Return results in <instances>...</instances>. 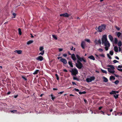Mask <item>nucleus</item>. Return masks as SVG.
Instances as JSON below:
<instances>
[{"instance_id":"36","label":"nucleus","mask_w":122,"mask_h":122,"mask_svg":"<svg viewBox=\"0 0 122 122\" xmlns=\"http://www.w3.org/2000/svg\"><path fill=\"white\" fill-rule=\"evenodd\" d=\"M52 36L53 37L54 39L55 40H57V37H56V36L55 35H52Z\"/></svg>"},{"instance_id":"25","label":"nucleus","mask_w":122,"mask_h":122,"mask_svg":"<svg viewBox=\"0 0 122 122\" xmlns=\"http://www.w3.org/2000/svg\"><path fill=\"white\" fill-rule=\"evenodd\" d=\"M19 31V33L20 35L22 34V32L21 31V29L20 28H19L18 29Z\"/></svg>"},{"instance_id":"51","label":"nucleus","mask_w":122,"mask_h":122,"mask_svg":"<svg viewBox=\"0 0 122 122\" xmlns=\"http://www.w3.org/2000/svg\"><path fill=\"white\" fill-rule=\"evenodd\" d=\"M98 50L100 51V52H102L103 51L102 49L101 48H100Z\"/></svg>"},{"instance_id":"22","label":"nucleus","mask_w":122,"mask_h":122,"mask_svg":"<svg viewBox=\"0 0 122 122\" xmlns=\"http://www.w3.org/2000/svg\"><path fill=\"white\" fill-rule=\"evenodd\" d=\"M86 91H84L82 92H79V93L81 95L83 94H85L86 93Z\"/></svg>"},{"instance_id":"18","label":"nucleus","mask_w":122,"mask_h":122,"mask_svg":"<svg viewBox=\"0 0 122 122\" xmlns=\"http://www.w3.org/2000/svg\"><path fill=\"white\" fill-rule=\"evenodd\" d=\"M70 66L71 67H73V64L71 61H69L68 62Z\"/></svg>"},{"instance_id":"16","label":"nucleus","mask_w":122,"mask_h":122,"mask_svg":"<svg viewBox=\"0 0 122 122\" xmlns=\"http://www.w3.org/2000/svg\"><path fill=\"white\" fill-rule=\"evenodd\" d=\"M108 38L111 42H112L113 41V37L111 35H108Z\"/></svg>"},{"instance_id":"62","label":"nucleus","mask_w":122,"mask_h":122,"mask_svg":"<svg viewBox=\"0 0 122 122\" xmlns=\"http://www.w3.org/2000/svg\"><path fill=\"white\" fill-rule=\"evenodd\" d=\"M62 58V57L61 56V57H57V58L58 59H61Z\"/></svg>"},{"instance_id":"20","label":"nucleus","mask_w":122,"mask_h":122,"mask_svg":"<svg viewBox=\"0 0 122 122\" xmlns=\"http://www.w3.org/2000/svg\"><path fill=\"white\" fill-rule=\"evenodd\" d=\"M114 49L115 51L116 52H118V48L117 46H115L114 47Z\"/></svg>"},{"instance_id":"57","label":"nucleus","mask_w":122,"mask_h":122,"mask_svg":"<svg viewBox=\"0 0 122 122\" xmlns=\"http://www.w3.org/2000/svg\"><path fill=\"white\" fill-rule=\"evenodd\" d=\"M118 68H122V66H120V65H119L118 66Z\"/></svg>"},{"instance_id":"43","label":"nucleus","mask_w":122,"mask_h":122,"mask_svg":"<svg viewBox=\"0 0 122 122\" xmlns=\"http://www.w3.org/2000/svg\"><path fill=\"white\" fill-rule=\"evenodd\" d=\"M12 14H13V15L14 16L13 18H15V17H16V14L15 13H13Z\"/></svg>"},{"instance_id":"55","label":"nucleus","mask_w":122,"mask_h":122,"mask_svg":"<svg viewBox=\"0 0 122 122\" xmlns=\"http://www.w3.org/2000/svg\"><path fill=\"white\" fill-rule=\"evenodd\" d=\"M59 51L60 52H61L62 51L63 49L62 48H59Z\"/></svg>"},{"instance_id":"23","label":"nucleus","mask_w":122,"mask_h":122,"mask_svg":"<svg viewBox=\"0 0 122 122\" xmlns=\"http://www.w3.org/2000/svg\"><path fill=\"white\" fill-rule=\"evenodd\" d=\"M33 42V41L32 40H30L29 41H28L27 43V45H30Z\"/></svg>"},{"instance_id":"2","label":"nucleus","mask_w":122,"mask_h":122,"mask_svg":"<svg viewBox=\"0 0 122 122\" xmlns=\"http://www.w3.org/2000/svg\"><path fill=\"white\" fill-rule=\"evenodd\" d=\"M77 63H76V66L77 68L80 69L83 67V65L79 61H77Z\"/></svg>"},{"instance_id":"53","label":"nucleus","mask_w":122,"mask_h":122,"mask_svg":"<svg viewBox=\"0 0 122 122\" xmlns=\"http://www.w3.org/2000/svg\"><path fill=\"white\" fill-rule=\"evenodd\" d=\"M72 84L73 85H77V84H76L74 82H72Z\"/></svg>"},{"instance_id":"24","label":"nucleus","mask_w":122,"mask_h":122,"mask_svg":"<svg viewBox=\"0 0 122 122\" xmlns=\"http://www.w3.org/2000/svg\"><path fill=\"white\" fill-rule=\"evenodd\" d=\"M104 79L103 81L105 82H107L108 81V79L105 77H103Z\"/></svg>"},{"instance_id":"49","label":"nucleus","mask_w":122,"mask_h":122,"mask_svg":"<svg viewBox=\"0 0 122 122\" xmlns=\"http://www.w3.org/2000/svg\"><path fill=\"white\" fill-rule=\"evenodd\" d=\"M115 27L116 29L118 30H120V28L119 27H118L117 26H115Z\"/></svg>"},{"instance_id":"32","label":"nucleus","mask_w":122,"mask_h":122,"mask_svg":"<svg viewBox=\"0 0 122 122\" xmlns=\"http://www.w3.org/2000/svg\"><path fill=\"white\" fill-rule=\"evenodd\" d=\"M22 77L25 81L27 80V79L25 76H22Z\"/></svg>"},{"instance_id":"10","label":"nucleus","mask_w":122,"mask_h":122,"mask_svg":"<svg viewBox=\"0 0 122 122\" xmlns=\"http://www.w3.org/2000/svg\"><path fill=\"white\" fill-rule=\"evenodd\" d=\"M60 61L64 64H66L67 63L66 60L64 58H62L61 59Z\"/></svg>"},{"instance_id":"30","label":"nucleus","mask_w":122,"mask_h":122,"mask_svg":"<svg viewBox=\"0 0 122 122\" xmlns=\"http://www.w3.org/2000/svg\"><path fill=\"white\" fill-rule=\"evenodd\" d=\"M119 96L118 94H117L116 95H113V97L115 99H117L118 98Z\"/></svg>"},{"instance_id":"6","label":"nucleus","mask_w":122,"mask_h":122,"mask_svg":"<svg viewBox=\"0 0 122 122\" xmlns=\"http://www.w3.org/2000/svg\"><path fill=\"white\" fill-rule=\"evenodd\" d=\"M44 48L43 46H40L39 48V50L41 51V52L40 53L39 55H43L45 51L43 50Z\"/></svg>"},{"instance_id":"27","label":"nucleus","mask_w":122,"mask_h":122,"mask_svg":"<svg viewBox=\"0 0 122 122\" xmlns=\"http://www.w3.org/2000/svg\"><path fill=\"white\" fill-rule=\"evenodd\" d=\"M90 78V79L92 81L94 80L95 79V78L94 76L91 77Z\"/></svg>"},{"instance_id":"58","label":"nucleus","mask_w":122,"mask_h":122,"mask_svg":"<svg viewBox=\"0 0 122 122\" xmlns=\"http://www.w3.org/2000/svg\"><path fill=\"white\" fill-rule=\"evenodd\" d=\"M64 92V91H63V92H59L58 93V94H62Z\"/></svg>"},{"instance_id":"12","label":"nucleus","mask_w":122,"mask_h":122,"mask_svg":"<svg viewBox=\"0 0 122 122\" xmlns=\"http://www.w3.org/2000/svg\"><path fill=\"white\" fill-rule=\"evenodd\" d=\"M71 57L74 61H75L76 60V59L74 54L73 53L72 54Z\"/></svg>"},{"instance_id":"44","label":"nucleus","mask_w":122,"mask_h":122,"mask_svg":"<svg viewBox=\"0 0 122 122\" xmlns=\"http://www.w3.org/2000/svg\"><path fill=\"white\" fill-rule=\"evenodd\" d=\"M119 81L118 80H116L114 82V83L116 84H118L119 83Z\"/></svg>"},{"instance_id":"7","label":"nucleus","mask_w":122,"mask_h":122,"mask_svg":"<svg viewBox=\"0 0 122 122\" xmlns=\"http://www.w3.org/2000/svg\"><path fill=\"white\" fill-rule=\"evenodd\" d=\"M94 43L96 45L99 44L101 45V42L100 39L98 40L97 41V40H96L94 41Z\"/></svg>"},{"instance_id":"41","label":"nucleus","mask_w":122,"mask_h":122,"mask_svg":"<svg viewBox=\"0 0 122 122\" xmlns=\"http://www.w3.org/2000/svg\"><path fill=\"white\" fill-rule=\"evenodd\" d=\"M110 54L111 55H113V51H110Z\"/></svg>"},{"instance_id":"14","label":"nucleus","mask_w":122,"mask_h":122,"mask_svg":"<svg viewBox=\"0 0 122 122\" xmlns=\"http://www.w3.org/2000/svg\"><path fill=\"white\" fill-rule=\"evenodd\" d=\"M107 69L108 72L111 73L113 74L114 73L115 71L114 70L112 71L111 68H108Z\"/></svg>"},{"instance_id":"1","label":"nucleus","mask_w":122,"mask_h":122,"mask_svg":"<svg viewBox=\"0 0 122 122\" xmlns=\"http://www.w3.org/2000/svg\"><path fill=\"white\" fill-rule=\"evenodd\" d=\"M106 25L104 24L100 26H99L98 27H97L96 29L99 32H101L105 29Z\"/></svg>"},{"instance_id":"61","label":"nucleus","mask_w":122,"mask_h":122,"mask_svg":"<svg viewBox=\"0 0 122 122\" xmlns=\"http://www.w3.org/2000/svg\"><path fill=\"white\" fill-rule=\"evenodd\" d=\"M63 71H64L66 72H67L68 71L67 70H66V69H64Z\"/></svg>"},{"instance_id":"39","label":"nucleus","mask_w":122,"mask_h":122,"mask_svg":"<svg viewBox=\"0 0 122 122\" xmlns=\"http://www.w3.org/2000/svg\"><path fill=\"white\" fill-rule=\"evenodd\" d=\"M99 56L102 57H105L104 54H99Z\"/></svg>"},{"instance_id":"19","label":"nucleus","mask_w":122,"mask_h":122,"mask_svg":"<svg viewBox=\"0 0 122 122\" xmlns=\"http://www.w3.org/2000/svg\"><path fill=\"white\" fill-rule=\"evenodd\" d=\"M44 59L43 57L41 56H39V60L41 61Z\"/></svg>"},{"instance_id":"59","label":"nucleus","mask_w":122,"mask_h":122,"mask_svg":"<svg viewBox=\"0 0 122 122\" xmlns=\"http://www.w3.org/2000/svg\"><path fill=\"white\" fill-rule=\"evenodd\" d=\"M117 70L120 71H122V69H117Z\"/></svg>"},{"instance_id":"31","label":"nucleus","mask_w":122,"mask_h":122,"mask_svg":"<svg viewBox=\"0 0 122 122\" xmlns=\"http://www.w3.org/2000/svg\"><path fill=\"white\" fill-rule=\"evenodd\" d=\"M101 71L103 73H105V74H107V72L106 71L104 70H102V69H101Z\"/></svg>"},{"instance_id":"34","label":"nucleus","mask_w":122,"mask_h":122,"mask_svg":"<svg viewBox=\"0 0 122 122\" xmlns=\"http://www.w3.org/2000/svg\"><path fill=\"white\" fill-rule=\"evenodd\" d=\"M73 79L75 80H76L77 81H79V79L78 78L75 77L74 76L73 77Z\"/></svg>"},{"instance_id":"60","label":"nucleus","mask_w":122,"mask_h":122,"mask_svg":"<svg viewBox=\"0 0 122 122\" xmlns=\"http://www.w3.org/2000/svg\"><path fill=\"white\" fill-rule=\"evenodd\" d=\"M115 58H116L117 59V60H119V57H117V56H115Z\"/></svg>"},{"instance_id":"42","label":"nucleus","mask_w":122,"mask_h":122,"mask_svg":"<svg viewBox=\"0 0 122 122\" xmlns=\"http://www.w3.org/2000/svg\"><path fill=\"white\" fill-rule=\"evenodd\" d=\"M107 55L108 57L110 59H112V57H111V56H110V55L109 54H107Z\"/></svg>"},{"instance_id":"9","label":"nucleus","mask_w":122,"mask_h":122,"mask_svg":"<svg viewBox=\"0 0 122 122\" xmlns=\"http://www.w3.org/2000/svg\"><path fill=\"white\" fill-rule=\"evenodd\" d=\"M69 15H70L66 13L64 14H61L60 15V16H63L65 17H68Z\"/></svg>"},{"instance_id":"8","label":"nucleus","mask_w":122,"mask_h":122,"mask_svg":"<svg viewBox=\"0 0 122 122\" xmlns=\"http://www.w3.org/2000/svg\"><path fill=\"white\" fill-rule=\"evenodd\" d=\"M76 58L78 59L77 61H79L80 62L82 61L83 58V57H81L78 55L77 54L76 55Z\"/></svg>"},{"instance_id":"29","label":"nucleus","mask_w":122,"mask_h":122,"mask_svg":"<svg viewBox=\"0 0 122 122\" xmlns=\"http://www.w3.org/2000/svg\"><path fill=\"white\" fill-rule=\"evenodd\" d=\"M118 46L120 47L122 45V43L121 41H119L118 43Z\"/></svg>"},{"instance_id":"40","label":"nucleus","mask_w":122,"mask_h":122,"mask_svg":"<svg viewBox=\"0 0 122 122\" xmlns=\"http://www.w3.org/2000/svg\"><path fill=\"white\" fill-rule=\"evenodd\" d=\"M38 72V70H37L36 71H35L33 73V74H36Z\"/></svg>"},{"instance_id":"21","label":"nucleus","mask_w":122,"mask_h":122,"mask_svg":"<svg viewBox=\"0 0 122 122\" xmlns=\"http://www.w3.org/2000/svg\"><path fill=\"white\" fill-rule=\"evenodd\" d=\"M107 66L110 67L111 68V69L112 70H114V69H115L114 67L112 65H108V66Z\"/></svg>"},{"instance_id":"48","label":"nucleus","mask_w":122,"mask_h":122,"mask_svg":"<svg viewBox=\"0 0 122 122\" xmlns=\"http://www.w3.org/2000/svg\"><path fill=\"white\" fill-rule=\"evenodd\" d=\"M84 102L86 104H87L88 103V102L87 100L86 99H84Z\"/></svg>"},{"instance_id":"17","label":"nucleus","mask_w":122,"mask_h":122,"mask_svg":"<svg viewBox=\"0 0 122 122\" xmlns=\"http://www.w3.org/2000/svg\"><path fill=\"white\" fill-rule=\"evenodd\" d=\"M88 58L90 59H91L92 60H95V58L92 55L88 57Z\"/></svg>"},{"instance_id":"50","label":"nucleus","mask_w":122,"mask_h":122,"mask_svg":"<svg viewBox=\"0 0 122 122\" xmlns=\"http://www.w3.org/2000/svg\"><path fill=\"white\" fill-rule=\"evenodd\" d=\"M74 90L75 91H76V92H79V90L78 89H76V88H75L74 89Z\"/></svg>"},{"instance_id":"15","label":"nucleus","mask_w":122,"mask_h":122,"mask_svg":"<svg viewBox=\"0 0 122 122\" xmlns=\"http://www.w3.org/2000/svg\"><path fill=\"white\" fill-rule=\"evenodd\" d=\"M14 52L15 53H17L18 54H20L22 53V51L21 50H16Z\"/></svg>"},{"instance_id":"13","label":"nucleus","mask_w":122,"mask_h":122,"mask_svg":"<svg viewBox=\"0 0 122 122\" xmlns=\"http://www.w3.org/2000/svg\"><path fill=\"white\" fill-rule=\"evenodd\" d=\"M85 42L84 41H82L81 44V46L83 49L85 48Z\"/></svg>"},{"instance_id":"64","label":"nucleus","mask_w":122,"mask_h":122,"mask_svg":"<svg viewBox=\"0 0 122 122\" xmlns=\"http://www.w3.org/2000/svg\"><path fill=\"white\" fill-rule=\"evenodd\" d=\"M82 61H83L85 62H86V60H84L83 58V59Z\"/></svg>"},{"instance_id":"28","label":"nucleus","mask_w":122,"mask_h":122,"mask_svg":"<svg viewBox=\"0 0 122 122\" xmlns=\"http://www.w3.org/2000/svg\"><path fill=\"white\" fill-rule=\"evenodd\" d=\"M51 99L53 101H54V99L56 98L55 97H54L52 94H51Z\"/></svg>"},{"instance_id":"3","label":"nucleus","mask_w":122,"mask_h":122,"mask_svg":"<svg viewBox=\"0 0 122 122\" xmlns=\"http://www.w3.org/2000/svg\"><path fill=\"white\" fill-rule=\"evenodd\" d=\"M104 45L105 46V48L106 51H108V50L109 48L110 47V43L108 41L105 42L104 43Z\"/></svg>"},{"instance_id":"4","label":"nucleus","mask_w":122,"mask_h":122,"mask_svg":"<svg viewBox=\"0 0 122 122\" xmlns=\"http://www.w3.org/2000/svg\"><path fill=\"white\" fill-rule=\"evenodd\" d=\"M102 44H103L104 43L108 41L107 38V36L106 35H103L102 37Z\"/></svg>"},{"instance_id":"52","label":"nucleus","mask_w":122,"mask_h":122,"mask_svg":"<svg viewBox=\"0 0 122 122\" xmlns=\"http://www.w3.org/2000/svg\"><path fill=\"white\" fill-rule=\"evenodd\" d=\"M85 41L87 42H90V40L89 39H86Z\"/></svg>"},{"instance_id":"47","label":"nucleus","mask_w":122,"mask_h":122,"mask_svg":"<svg viewBox=\"0 0 122 122\" xmlns=\"http://www.w3.org/2000/svg\"><path fill=\"white\" fill-rule=\"evenodd\" d=\"M113 62L114 63H116L117 62H118V61L116 60H114L113 61Z\"/></svg>"},{"instance_id":"46","label":"nucleus","mask_w":122,"mask_h":122,"mask_svg":"<svg viewBox=\"0 0 122 122\" xmlns=\"http://www.w3.org/2000/svg\"><path fill=\"white\" fill-rule=\"evenodd\" d=\"M67 54H64L63 55V56L65 57H66L67 56Z\"/></svg>"},{"instance_id":"37","label":"nucleus","mask_w":122,"mask_h":122,"mask_svg":"<svg viewBox=\"0 0 122 122\" xmlns=\"http://www.w3.org/2000/svg\"><path fill=\"white\" fill-rule=\"evenodd\" d=\"M115 79V77L113 76H112L110 77V79H113L114 80Z\"/></svg>"},{"instance_id":"63","label":"nucleus","mask_w":122,"mask_h":122,"mask_svg":"<svg viewBox=\"0 0 122 122\" xmlns=\"http://www.w3.org/2000/svg\"><path fill=\"white\" fill-rule=\"evenodd\" d=\"M68 53L69 55H72V54L70 53V52L69 51H68Z\"/></svg>"},{"instance_id":"11","label":"nucleus","mask_w":122,"mask_h":122,"mask_svg":"<svg viewBox=\"0 0 122 122\" xmlns=\"http://www.w3.org/2000/svg\"><path fill=\"white\" fill-rule=\"evenodd\" d=\"M119 91H115L112 90V91L110 92V94L111 95L112 94H116V93H118Z\"/></svg>"},{"instance_id":"45","label":"nucleus","mask_w":122,"mask_h":122,"mask_svg":"<svg viewBox=\"0 0 122 122\" xmlns=\"http://www.w3.org/2000/svg\"><path fill=\"white\" fill-rule=\"evenodd\" d=\"M100 113L102 114L103 115H105V113L104 112L102 111H100Z\"/></svg>"},{"instance_id":"5","label":"nucleus","mask_w":122,"mask_h":122,"mask_svg":"<svg viewBox=\"0 0 122 122\" xmlns=\"http://www.w3.org/2000/svg\"><path fill=\"white\" fill-rule=\"evenodd\" d=\"M70 72H71L72 75L75 76L78 73V71L76 68L72 69V71Z\"/></svg>"},{"instance_id":"35","label":"nucleus","mask_w":122,"mask_h":122,"mask_svg":"<svg viewBox=\"0 0 122 122\" xmlns=\"http://www.w3.org/2000/svg\"><path fill=\"white\" fill-rule=\"evenodd\" d=\"M121 33L120 32H118L117 34V36L118 37H119L121 35Z\"/></svg>"},{"instance_id":"38","label":"nucleus","mask_w":122,"mask_h":122,"mask_svg":"<svg viewBox=\"0 0 122 122\" xmlns=\"http://www.w3.org/2000/svg\"><path fill=\"white\" fill-rule=\"evenodd\" d=\"M115 44H117V43L118 40L116 38H115Z\"/></svg>"},{"instance_id":"54","label":"nucleus","mask_w":122,"mask_h":122,"mask_svg":"<svg viewBox=\"0 0 122 122\" xmlns=\"http://www.w3.org/2000/svg\"><path fill=\"white\" fill-rule=\"evenodd\" d=\"M17 111L16 110H13L12 111H11V112H12L15 113V112H16Z\"/></svg>"},{"instance_id":"56","label":"nucleus","mask_w":122,"mask_h":122,"mask_svg":"<svg viewBox=\"0 0 122 122\" xmlns=\"http://www.w3.org/2000/svg\"><path fill=\"white\" fill-rule=\"evenodd\" d=\"M103 108V107H99L98 108V110H100L101 109H102Z\"/></svg>"},{"instance_id":"33","label":"nucleus","mask_w":122,"mask_h":122,"mask_svg":"<svg viewBox=\"0 0 122 122\" xmlns=\"http://www.w3.org/2000/svg\"><path fill=\"white\" fill-rule=\"evenodd\" d=\"M55 76L56 77L57 80H59V78L58 75L57 74H55Z\"/></svg>"},{"instance_id":"26","label":"nucleus","mask_w":122,"mask_h":122,"mask_svg":"<svg viewBox=\"0 0 122 122\" xmlns=\"http://www.w3.org/2000/svg\"><path fill=\"white\" fill-rule=\"evenodd\" d=\"M86 80L87 82H90L92 81L91 80L90 78H87L86 79Z\"/></svg>"}]
</instances>
